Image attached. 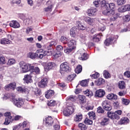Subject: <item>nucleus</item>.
I'll return each mask as SVG.
<instances>
[{
	"mask_svg": "<svg viewBox=\"0 0 130 130\" xmlns=\"http://www.w3.org/2000/svg\"><path fill=\"white\" fill-rule=\"evenodd\" d=\"M83 93L85 95H86L87 97H89V98H91V96L93 95V92L89 89L83 91Z\"/></svg>",
	"mask_w": 130,
	"mask_h": 130,
	"instance_id": "31",
	"label": "nucleus"
},
{
	"mask_svg": "<svg viewBox=\"0 0 130 130\" xmlns=\"http://www.w3.org/2000/svg\"><path fill=\"white\" fill-rule=\"evenodd\" d=\"M55 67V64L54 62H49L48 66L46 68H45V70L46 72H48L49 70H52Z\"/></svg>",
	"mask_w": 130,
	"mask_h": 130,
	"instance_id": "20",
	"label": "nucleus"
},
{
	"mask_svg": "<svg viewBox=\"0 0 130 130\" xmlns=\"http://www.w3.org/2000/svg\"><path fill=\"white\" fill-rule=\"evenodd\" d=\"M47 5H49L47 7L44 8V12H51L52 11V8H53V5L52 4L50 3V2L48 1L47 2Z\"/></svg>",
	"mask_w": 130,
	"mask_h": 130,
	"instance_id": "17",
	"label": "nucleus"
},
{
	"mask_svg": "<svg viewBox=\"0 0 130 130\" xmlns=\"http://www.w3.org/2000/svg\"><path fill=\"white\" fill-rule=\"evenodd\" d=\"M5 116H6L5 121L4 124L8 125L10 124V122H12L14 119H12V116H11V113L7 112L5 114Z\"/></svg>",
	"mask_w": 130,
	"mask_h": 130,
	"instance_id": "10",
	"label": "nucleus"
},
{
	"mask_svg": "<svg viewBox=\"0 0 130 130\" xmlns=\"http://www.w3.org/2000/svg\"><path fill=\"white\" fill-rule=\"evenodd\" d=\"M109 124V118L107 117H103L101 118V121L100 122L101 125L103 126H105V125H107V124Z\"/></svg>",
	"mask_w": 130,
	"mask_h": 130,
	"instance_id": "14",
	"label": "nucleus"
},
{
	"mask_svg": "<svg viewBox=\"0 0 130 130\" xmlns=\"http://www.w3.org/2000/svg\"><path fill=\"white\" fill-rule=\"evenodd\" d=\"M75 45H76V41L75 40H72L68 42V46L70 48L75 49Z\"/></svg>",
	"mask_w": 130,
	"mask_h": 130,
	"instance_id": "25",
	"label": "nucleus"
},
{
	"mask_svg": "<svg viewBox=\"0 0 130 130\" xmlns=\"http://www.w3.org/2000/svg\"><path fill=\"white\" fill-rule=\"evenodd\" d=\"M122 103L124 105H128V104H129V100L125 99H122Z\"/></svg>",
	"mask_w": 130,
	"mask_h": 130,
	"instance_id": "56",
	"label": "nucleus"
},
{
	"mask_svg": "<svg viewBox=\"0 0 130 130\" xmlns=\"http://www.w3.org/2000/svg\"><path fill=\"white\" fill-rule=\"evenodd\" d=\"M123 75H124V77L129 79V78H130V71H127L125 72L124 73Z\"/></svg>",
	"mask_w": 130,
	"mask_h": 130,
	"instance_id": "62",
	"label": "nucleus"
},
{
	"mask_svg": "<svg viewBox=\"0 0 130 130\" xmlns=\"http://www.w3.org/2000/svg\"><path fill=\"white\" fill-rule=\"evenodd\" d=\"M113 40V38H109V39H107L105 41V45H106V46H108V45L112 43Z\"/></svg>",
	"mask_w": 130,
	"mask_h": 130,
	"instance_id": "33",
	"label": "nucleus"
},
{
	"mask_svg": "<svg viewBox=\"0 0 130 130\" xmlns=\"http://www.w3.org/2000/svg\"><path fill=\"white\" fill-rule=\"evenodd\" d=\"M9 25L10 27H12V28H20V23H19V22H18L16 20L11 21Z\"/></svg>",
	"mask_w": 130,
	"mask_h": 130,
	"instance_id": "16",
	"label": "nucleus"
},
{
	"mask_svg": "<svg viewBox=\"0 0 130 130\" xmlns=\"http://www.w3.org/2000/svg\"><path fill=\"white\" fill-rule=\"evenodd\" d=\"M51 54V52H43V49H39L36 51L35 53L30 52L28 53L27 56L29 58H31V59H35L36 57L38 58H43L44 56H46V55H50Z\"/></svg>",
	"mask_w": 130,
	"mask_h": 130,
	"instance_id": "1",
	"label": "nucleus"
},
{
	"mask_svg": "<svg viewBox=\"0 0 130 130\" xmlns=\"http://www.w3.org/2000/svg\"><path fill=\"white\" fill-rule=\"evenodd\" d=\"M56 50H57V52H61V51L63 50V47L62 46L58 45L56 47Z\"/></svg>",
	"mask_w": 130,
	"mask_h": 130,
	"instance_id": "55",
	"label": "nucleus"
},
{
	"mask_svg": "<svg viewBox=\"0 0 130 130\" xmlns=\"http://www.w3.org/2000/svg\"><path fill=\"white\" fill-rule=\"evenodd\" d=\"M74 108L72 106L68 107L64 109L63 111V114L64 116H70L71 114L74 113Z\"/></svg>",
	"mask_w": 130,
	"mask_h": 130,
	"instance_id": "6",
	"label": "nucleus"
},
{
	"mask_svg": "<svg viewBox=\"0 0 130 130\" xmlns=\"http://www.w3.org/2000/svg\"><path fill=\"white\" fill-rule=\"evenodd\" d=\"M114 14H110V15H105V16H110L111 17V21H115L117 18H118V15L117 14H115V11L113 10Z\"/></svg>",
	"mask_w": 130,
	"mask_h": 130,
	"instance_id": "27",
	"label": "nucleus"
},
{
	"mask_svg": "<svg viewBox=\"0 0 130 130\" xmlns=\"http://www.w3.org/2000/svg\"><path fill=\"white\" fill-rule=\"evenodd\" d=\"M69 71H70V66L68 62H64L60 65V73L61 75H63V74L69 72Z\"/></svg>",
	"mask_w": 130,
	"mask_h": 130,
	"instance_id": "5",
	"label": "nucleus"
},
{
	"mask_svg": "<svg viewBox=\"0 0 130 130\" xmlns=\"http://www.w3.org/2000/svg\"><path fill=\"white\" fill-rule=\"evenodd\" d=\"M22 128V123H19L18 125L14 126L13 130H18Z\"/></svg>",
	"mask_w": 130,
	"mask_h": 130,
	"instance_id": "57",
	"label": "nucleus"
},
{
	"mask_svg": "<svg viewBox=\"0 0 130 130\" xmlns=\"http://www.w3.org/2000/svg\"><path fill=\"white\" fill-rule=\"evenodd\" d=\"M88 83H89V80H82L80 82V85L82 87H87V86H88Z\"/></svg>",
	"mask_w": 130,
	"mask_h": 130,
	"instance_id": "42",
	"label": "nucleus"
},
{
	"mask_svg": "<svg viewBox=\"0 0 130 130\" xmlns=\"http://www.w3.org/2000/svg\"><path fill=\"white\" fill-rule=\"evenodd\" d=\"M78 126L79 128L81 130H86L87 128H88V127L86 126V125L80 123L79 124Z\"/></svg>",
	"mask_w": 130,
	"mask_h": 130,
	"instance_id": "48",
	"label": "nucleus"
},
{
	"mask_svg": "<svg viewBox=\"0 0 130 130\" xmlns=\"http://www.w3.org/2000/svg\"><path fill=\"white\" fill-rule=\"evenodd\" d=\"M76 76L75 74H71L68 76L67 77V81H69V82H72V81H73V80L76 78Z\"/></svg>",
	"mask_w": 130,
	"mask_h": 130,
	"instance_id": "39",
	"label": "nucleus"
},
{
	"mask_svg": "<svg viewBox=\"0 0 130 130\" xmlns=\"http://www.w3.org/2000/svg\"><path fill=\"white\" fill-rule=\"evenodd\" d=\"M55 58H58L61 56V52H57L55 54L53 55Z\"/></svg>",
	"mask_w": 130,
	"mask_h": 130,
	"instance_id": "59",
	"label": "nucleus"
},
{
	"mask_svg": "<svg viewBox=\"0 0 130 130\" xmlns=\"http://www.w3.org/2000/svg\"><path fill=\"white\" fill-rule=\"evenodd\" d=\"M129 122V120L126 117H123L120 120V124H127Z\"/></svg>",
	"mask_w": 130,
	"mask_h": 130,
	"instance_id": "29",
	"label": "nucleus"
},
{
	"mask_svg": "<svg viewBox=\"0 0 130 130\" xmlns=\"http://www.w3.org/2000/svg\"><path fill=\"white\" fill-rule=\"evenodd\" d=\"M53 95H54V91L53 90H49L45 92V97L47 98V99L51 98Z\"/></svg>",
	"mask_w": 130,
	"mask_h": 130,
	"instance_id": "21",
	"label": "nucleus"
},
{
	"mask_svg": "<svg viewBox=\"0 0 130 130\" xmlns=\"http://www.w3.org/2000/svg\"><path fill=\"white\" fill-rule=\"evenodd\" d=\"M30 72H32L31 73L33 75L34 74H39L40 73V69H39L38 67H34V66H33L32 70H30Z\"/></svg>",
	"mask_w": 130,
	"mask_h": 130,
	"instance_id": "32",
	"label": "nucleus"
},
{
	"mask_svg": "<svg viewBox=\"0 0 130 130\" xmlns=\"http://www.w3.org/2000/svg\"><path fill=\"white\" fill-rule=\"evenodd\" d=\"M101 6L102 9H105L103 11V14L104 15H113V14H114L113 10H111L108 7L109 6L108 2L105 0L102 1L101 3Z\"/></svg>",
	"mask_w": 130,
	"mask_h": 130,
	"instance_id": "3",
	"label": "nucleus"
},
{
	"mask_svg": "<svg viewBox=\"0 0 130 130\" xmlns=\"http://www.w3.org/2000/svg\"><path fill=\"white\" fill-rule=\"evenodd\" d=\"M55 45H56V42L55 41H51L50 42L48 43L47 44L45 45L43 47L45 50L48 51H43V52H47L50 51L51 52V54L49 55H51L52 54V51H51V49H52V47H53V46H55Z\"/></svg>",
	"mask_w": 130,
	"mask_h": 130,
	"instance_id": "4",
	"label": "nucleus"
},
{
	"mask_svg": "<svg viewBox=\"0 0 130 130\" xmlns=\"http://www.w3.org/2000/svg\"><path fill=\"white\" fill-rule=\"evenodd\" d=\"M33 92L35 93L36 96H39V95H41V90L37 88L34 89Z\"/></svg>",
	"mask_w": 130,
	"mask_h": 130,
	"instance_id": "43",
	"label": "nucleus"
},
{
	"mask_svg": "<svg viewBox=\"0 0 130 130\" xmlns=\"http://www.w3.org/2000/svg\"><path fill=\"white\" fill-rule=\"evenodd\" d=\"M32 77H33V73H30L29 74H27L24 76V78L23 79L24 83L26 84H29L32 83L33 80H32Z\"/></svg>",
	"mask_w": 130,
	"mask_h": 130,
	"instance_id": "8",
	"label": "nucleus"
},
{
	"mask_svg": "<svg viewBox=\"0 0 130 130\" xmlns=\"http://www.w3.org/2000/svg\"><path fill=\"white\" fill-rule=\"evenodd\" d=\"M110 102L108 100H105L102 103L103 108L105 109V110H107L108 111H110L111 109H112V107L110 105Z\"/></svg>",
	"mask_w": 130,
	"mask_h": 130,
	"instance_id": "7",
	"label": "nucleus"
},
{
	"mask_svg": "<svg viewBox=\"0 0 130 130\" xmlns=\"http://www.w3.org/2000/svg\"><path fill=\"white\" fill-rule=\"evenodd\" d=\"M107 99L108 100H116L117 99V95L113 93H110L107 95Z\"/></svg>",
	"mask_w": 130,
	"mask_h": 130,
	"instance_id": "24",
	"label": "nucleus"
},
{
	"mask_svg": "<svg viewBox=\"0 0 130 130\" xmlns=\"http://www.w3.org/2000/svg\"><path fill=\"white\" fill-rule=\"evenodd\" d=\"M115 8V4H114V3H110L109 4V9H110V10H113Z\"/></svg>",
	"mask_w": 130,
	"mask_h": 130,
	"instance_id": "64",
	"label": "nucleus"
},
{
	"mask_svg": "<svg viewBox=\"0 0 130 130\" xmlns=\"http://www.w3.org/2000/svg\"><path fill=\"white\" fill-rule=\"evenodd\" d=\"M105 83V80L103 78H100L97 80H95L94 84L96 86H101Z\"/></svg>",
	"mask_w": 130,
	"mask_h": 130,
	"instance_id": "22",
	"label": "nucleus"
},
{
	"mask_svg": "<svg viewBox=\"0 0 130 130\" xmlns=\"http://www.w3.org/2000/svg\"><path fill=\"white\" fill-rule=\"evenodd\" d=\"M5 89L6 90L7 89H12V90H15V89H16V83L13 82L6 85L5 86Z\"/></svg>",
	"mask_w": 130,
	"mask_h": 130,
	"instance_id": "23",
	"label": "nucleus"
},
{
	"mask_svg": "<svg viewBox=\"0 0 130 130\" xmlns=\"http://www.w3.org/2000/svg\"><path fill=\"white\" fill-rule=\"evenodd\" d=\"M123 20L124 22H129L130 16L129 15H126L123 17Z\"/></svg>",
	"mask_w": 130,
	"mask_h": 130,
	"instance_id": "52",
	"label": "nucleus"
},
{
	"mask_svg": "<svg viewBox=\"0 0 130 130\" xmlns=\"http://www.w3.org/2000/svg\"><path fill=\"white\" fill-rule=\"evenodd\" d=\"M1 44H11L12 41L9 39L3 38L1 40Z\"/></svg>",
	"mask_w": 130,
	"mask_h": 130,
	"instance_id": "30",
	"label": "nucleus"
},
{
	"mask_svg": "<svg viewBox=\"0 0 130 130\" xmlns=\"http://www.w3.org/2000/svg\"><path fill=\"white\" fill-rule=\"evenodd\" d=\"M19 68L20 70V73L24 74V73H28L31 70H33V65L22 61L19 63Z\"/></svg>",
	"mask_w": 130,
	"mask_h": 130,
	"instance_id": "2",
	"label": "nucleus"
},
{
	"mask_svg": "<svg viewBox=\"0 0 130 130\" xmlns=\"http://www.w3.org/2000/svg\"><path fill=\"white\" fill-rule=\"evenodd\" d=\"M82 53H81L80 54H82L81 57L79 58L81 60H86L88 59V55L87 54L85 53V50H82Z\"/></svg>",
	"mask_w": 130,
	"mask_h": 130,
	"instance_id": "26",
	"label": "nucleus"
},
{
	"mask_svg": "<svg viewBox=\"0 0 130 130\" xmlns=\"http://www.w3.org/2000/svg\"><path fill=\"white\" fill-rule=\"evenodd\" d=\"M84 123H86V124H92L93 121L88 118H86L84 120Z\"/></svg>",
	"mask_w": 130,
	"mask_h": 130,
	"instance_id": "58",
	"label": "nucleus"
},
{
	"mask_svg": "<svg viewBox=\"0 0 130 130\" xmlns=\"http://www.w3.org/2000/svg\"><path fill=\"white\" fill-rule=\"evenodd\" d=\"M100 39H101V34L95 35L92 38V40L94 41V42L100 41Z\"/></svg>",
	"mask_w": 130,
	"mask_h": 130,
	"instance_id": "28",
	"label": "nucleus"
},
{
	"mask_svg": "<svg viewBox=\"0 0 130 130\" xmlns=\"http://www.w3.org/2000/svg\"><path fill=\"white\" fill-rule=\"evenodd\" d=\"M82 118H83V115L81 114H79L76 115L74 119L75 121H81V120H82Z\"/></svg>",
	"mask_w": 130,
	"mask_h": 130,
	"instance_id": "44",
	"label": "nucleus"
},
{
	"mask_svg": "<svg viewBox=\"0 0 130 130\" xmlns=\"http://www.w3.org/2000/svg\"><path fill=\"white\" fill-rule=\"evenodd\" d=\"M100 76L99 73L96 72L94 74L91 75L90 77L92 78V79H97V78H99V77Z\"/></svg>",
	"mask_w": 130,
	"mask_h": 130,
	"instance_id": "54",
	"label": "nucleus"
},
{
	"mask_svg": "<svg viewBox=\"0 0 130 130\" xmlns=\"http://www.w3.org/2000/svg\"><path fill=\"white\" fill-rule=\"evenodd\" d=\"M70 35L71 37H76V29L74 27L70 29Z\"/></svg>",
	"mask_w": 130,
	"mask_h": 130,
	"instance_id": "45",
	"label": "nucleus"
},
{
	"mask_svg": "<svg viewBox=\"0 0 130 130\" xmlns=\"http://www.w3.org/2000/svg\"><path fill=\"white\" fill-rule=\"evenodd\" d=\"M47 83H48V79L46 78H44L41 80V82L39 83L38 86L40 87V88H45L46 87Z\"/></svg>",
	"mask_w": 130,
	"mask_h": 130,
	"instance_id": "12",
	"label": "nucleus"
},
{
	"mask_svg": "<svg viewBox=\"0 0 130 130\" xmlns=\"http://www.w3.org/2000/svg\"><path fill=\"white\" fill-rule=\"evenodd\" d=\"M47 126H51L53 124V120L51 117H48L44 120Z\"/></svg>",
	"mask_w": 130,
	"mask_h": 130,
	"instance_id": "15",
	"label": "nucleus"
},
{
	"mask_svg": "<svg viewBox=\"0 0 130 130\" xmlns=\"http://www.w3.org/2000/svg\"><path fill=\"white\" fill-rule=\"evenodd\" d=\"M47 104L48 106H54V105L56 104V102L55 101L51 100Z\"/></svg>",
	"mask_w": 130,
	"mask_h": 130,
	"instance_id": "53",
	"label": "nucleus"
},
{
	"mask_svg": "<svg viewBox=\"0 0 130 130\" xmlns=\"http://www.w3.org/2000/svg\"><path fill=\"white\" fill-rule=\"evenodd\" d=\"M101 22L104 24V25H107L109 23V20L108 19H102Z\"/></svg>",
	"mask_w": 130,
	"mask_h": 130,
	"instance_id": "61",
	"label": "nucleus"
},
{
	"mask_svg": "<svg viewBox=\"0 0 130 130\" xmlns=\"http://www.w3.org/2000/svg\"><path fill=\"white\" fill-rule=\"evenodd\" d=\"M74 49L72 48H70L69 47L67 48L66 49L64 50V52L66 53V54H69V53H71V51H73Z\"/></svg>",
	"mask_w": 130,
	"mask_h": 130,
	"instance_id": "51",
	"label": "nucleus"
},
{
	"mask_svg": "<svg viewBox=\"0 0 130 130\" xmlns=\"http://www.w3.org/2000/svg\"><path fill=\"white\" fill-rule=\"evenodd\" d=\"M16 90H17V91H18V92H20V93H27L26 92H27V93H28V92L27 91V90L23 88L22 87H17Z\"/></svg>",
	"mask_w": 130,
	"mask_h": 130,
	"instance_id": "41",
	"label": "nucleus"
},
{
	"mask_svg": "<svg viewBox=\"0 0 130 130\" xmlns=\"http://www.w3.org/2000/svg\"><path fill=\"white\" fill-rule=\"evenodd\" d=\"M97 12V9L95 7H92L87 10L88 16H94L95 13Z\"/></svg>",
	"mask_w": 130,
	"mask_h": 130,
	"instance_id": "19",
	"label": "nucleus"
},
{
	"mask_svg": "<svg viewBox=\"0 0 130 130\" xmlns=\"http://www.w3.org/2000/svg\"><path fill=\"white\" fill-rule=\"evenodd\" d=\"M88 115L91 119H95V113H94V112H90L88 113Z\"/></svg>",
	"mask_w": 130,
	"mask_h": 130,
	"instance_id": "50",
	"label": "nucleus"
},
{
	"mask_svg": "<svg viewBox=\"0 0 130 130\" xmlns=\"http://www.w3.org/2000/svg\"><path fill=\"white\" fill-rule=\"evenodd\" d=\"M78 25V29L79 30H86V26L84 25L83 24L81 23L80 22H77Z\"/></svg>",
	"mask_w": 130,
	"mask_h": 130,
	"instance_id": "37",
	"label": "nucleus"
},
{
	"mask_svg": "<svg viewBox=\"0 0 130 130\" xmlns=\"http://www.w3.org/2000/svg\"><path fill=\"white\" fill-rule=\"evenodd\" d=\"M61 42L62 43H63V44H67L68 43V41H69V40L66 38V37H61L60 38Z\"/></svg>",
	"mask_w": 130,
	"mask_h": 130,
	"instance_id": "49",
	"label": "nucleus"
},
{
	"mask_svg": "<svg viewBox=\"0 0 130 130\" xmlns=\"http://www.w3.org/2000/svg\"><path fill=\"white\" fill-rule=\"evenodd\" d=\"M118 11L119 12V13H124L125 12H127L125 5L122 6L119 8L118 9Z\"/></svg>",
	"mask_w": 130,
	"mask_h": 130,
	"instance_id": "36",
	"label": "nucleus"
},
{
	"mask_svg": "<svg viewBox=\"0 0 130 130\" xmlns=\"http://www.w3.org/2000/svg\"><path fill=\"white\" fill-rule=\"evenodd\" d=\"M118 88L119 89H125V83L124 81H119L118 83Z\"/></svg>",
	"mask_w": 130,
	"mask_h": 130,
	"instance_id": "34",
	"label": "nucleus"
},
{
	"mask_svg": "<svg viewBox=\"0 0 130 130\" xmlns=\"http://www.w3.org/2000/svg\"><path fill=\"white\" fill-rule=\"evenodd\" d=\"M16 63V60L14 58L9 59L7 63L8 66H12Z\"/></svg>",
	"mask_w": 130,
	"mask_h": 130,
	"instance_id": "40",
	"label": "nucleus"
},
{
	"mask_svg": "<svg viewBox=\"0 0 130 130\" xmlns=\"http://www.w3.org/2000/svg\"><path fill=\"white\" fill-rule=\"evenodd\" d=\"M103 75L105 79H109L110 78V74L106 70L104 71Z\"/></svg>",
	"mask_w": 130,
	"mask_h": 130,
	"instance_id": "46",
	"label": "nucleus"
},
{
	"mask_svg": "<svg viewBox=\"0 0 130 130\" xmlns=\"http://www.w3.org/2000/svg\"><path fill=\"white\" fill-rule=\"evenodd\" d=\"M86 100V97L83 95H78V100L80 103L83 104L85 103V100Z\"/></svg>",
	"mask_w": 130,
	"mask_h": 130,
	"instance_id": "35",
	"label": "nucleus"
},
{
	"mask_svg": "<svg viewBox=\"0 0 130 130\" xmlns=\"http://www.w3.org/2000/svg\"><path fill=\"white\" fill-rule=\"evenodd\" d=\"M97 112H98V113H104V110H103V109H102V107H99L97 109Z\"/></svg>",
	"mask_w": 130,
	"mask_h": 130,
	"instance_id": "63",
	"label": "nucleus"
},
{
	"mask_svg": "<svg viewBox=\"0 0 130 130\" xmlns=\"http://www.w3.org/2000/svg\"><path fill=\"white\" fill-rule=\"evenodd\" d=\"M105 95V90L102 89L97 90L95 93V96L99 98H102Z\"/></svg>",
	"mask_w": 130,
	"mask_h": 130,
	"instance_id": "11",
	"label": "nucleus"
},
{
	"mask_svg": "<svg viewBox=\"0 0 130 130\" xmlns=\"http://www.w3.org/2000/svg\"><path fill=\"white\" fill-rule=\"evenodd\" d=\"M84 21L89 24V25H93L95 23V19L93 18H91L89 17H86L84 18Z\"/></svg>",
	"mask_w": 130,
	"mask_h": 130,
	"instance_id": "18",
	"label": "nucleus"
},
{
	"mask_svg": "<svg viewBox=\"0 0 130 130\" xmlns=\"http://www.w3.org/2000/svg\"><path fill=\"white\" fill-rule=\"evenodd\" d=\"M107 116L111 119H119L120 117L118 115L115 114V113H112V112H108L107 113Z\"/></svg>",
	"mask_w": 130,
	"mask_h": 130,
	"instance_id": "13",
	"label": "nucleus"
},
{
	"mask_svg": "<svg viewBox=\"0 0 130 130\" xmlns=\"http://www.w3.org/2000/svg\"><path fill=\"white\" fill-rule=\"evenodd\" d=\"M115 2H117V5L118 6H122L126 3L125 0H113Z\"/></svg>",
	"mask_w": 130,
	"mask_h": 130,
	"instance_id": "38",
	"label": "nucleus"
},
{
	"mask_svg": "<svg viewBox=\"0 0 130 130\" xmlns=\"http://www.w3.org/2000/svg\"><path fill=\"white\" fill-rule=\"evenodd\" d=\"M93 4L96 8H98L99 7V4H100V0H94Z\"/></svg>",
	"mask_w": 130,
	"mask_h": 130,
	"instance_id": "60",
	"label": "nucleus"
},
{
	"mask_svg": "<svg viewBox=\"0 0 130 130\" xmlns=\"http://www.w3.org/2000/svg\"><path fill=\"white\" fill-rule=\"evenodd\" d=\"M82 66L78 65L75 69L76 74H80L82 72Z\"/></svg>",
	"mask_w": 130,
	"mask_h": 130,
	"instance_id": "47",
	"label": "nucleus"
},
{
	"mask_svg": "<svg viewBox=\"0 0 130 130\" xmlns=\"http://www.w3.org/2000/svg\"><path fill=\"white\" fill-rule=\"evenodd\" d=\"M14 105L17 107H22L24 105V101L22 99H14L13 100Z\"/></svg>",
	"mask_w": 130,
	"mask_h": 130,
	"instance_id": "9",
	"label": "nucleus"
}]
</instances>
